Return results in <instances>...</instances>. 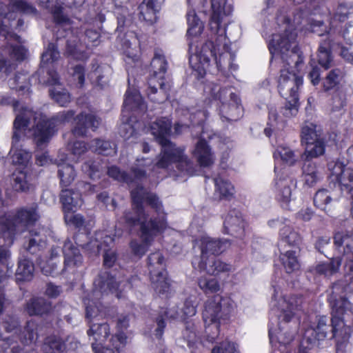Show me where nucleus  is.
<instances>
[{
  "label": "nucleus",
  "mask_w": 353,
  "mask_h": 353,
  "mask_svg": "<svg viewBox=\"0 0 353 353\" xmlns=\"http://www.w3.org/2000/svg\"><path fill=\"white\" fill-rule=\"evenodd\" d=\"M15 119L13 123L11 159L13 164L26 165L32 158V153L19 148V142L28 130L37 147L49 142L57 130V128L69 122L74 117L72 110L63 111L49 119L40 112L31 108L14 105Z\"/></svg>",
  "instance_id": "nucleus-1"
},
{
  "label": "nucleus",
  "mask_w": 353,
  "mask_h": 353,
  "mask_svg": "<svg viewBox=\"0 0 353 353\" xmlns=\"http://www.w3.org/2000/svg\"><path fill=\"white\" fill-rule=\"evenodd\" d=\"M276 22L281 27V33L273 34L269 42V50L272 57H279L287 65L298 67L303 62L297 43L296 27L301 23V15L294 16L292 21L285 12L280 11Z\"/></svg>",
  "instance_id": "nucleus-2"
},
{
  "label": "nucleus",
  "mask_w": 353,
  "mask_h": 353,
  "mask_svg": "<svg viewBox=\"0 0 353 353\" xmlns=\"http://www.w3.org/2000/svg\"><path fill=\"white\" fill-rule=\"evenodd\" d=\"M351 273L345 275V281H338L332 286L329 297L332 308V337L336 339V353H345L351 328L345 324L343 316L350 308V303L345 293L353 292V265H350Z\"/></svg>",
  "instance_id": "nucleus-3"
},
{
  "label": "nucleus",
  "mask_w": 353,
  "mask_h": 353,
  "mask_svg": "<svg viewBox=\"0 0 353 353\" xmlns=\"http://www.w3.org/2000/svg\"><path fill=\"white\" fill-rule=\"evenodd\" d=\"M212 13L210 21V29L214 34L212 41L209 45L211 48V55L214 58L219 68H224L226 65L230 67L232 55L227 52V37L225 27L221 26L224 16L232 12V7L227 4L226 0H211Z\"/></svg>",
  "instance_id": "nucleus-4"
},
{
  "label": "nucleus",
  "mask_w": 353,
  "mask_h": 353,
  "mask_svg": "<svg viewBox=\"0 0 353 353\" xmlns=\"http://www.w3.org/2000/svg\"><path fill=\"white\" fill-rule=\"evenodd\" d=\"M133 205L137 213V217L131 218L126 216V220L130 223L141 225V237L144 241L143 244H139L136 241L130 243L131 248L134 254L143 255L147 251L149 243L152 240V235L154 229V223L152 219L147 221V216L142 208L143 202L148 199V192L143 187L138 185L131 191Z\"/></svg>",
  "instance_id": "nucleus-5"
},
{
  "label": "nucleus",
  "mask_w": 353,
  "mask_h": 353,
  "mask_svg": "<svg viewBox=\"0 0 353 353\" xmlns=\"http://www.w3.org/2000/svg\"><path fill=\"white\" fill-rule=\"evenodd\" d=\"M4 37L6 46L0 53V77L8 75L14 70L18 63L28 57V50L21 45L19 36L9 32L6 25L0 22V37Z\"/></svg>",
  "instance_id": "nucleus-6"
},
{
  "label": "nucleus",
  "mask_w": 353,
  "mask_h": 353,
  "mask_svg": "<svg viewBox=\"0 0 353 353\" xmlns=\"http://www.w3.org/2000/svg\"><path fill=\"white\" fill-rule=\"evenodd\" d=\"M39 218L37 204L19 208L14 214L1 217L0 228L4 234H8L7 244L12 245L16 232L23 231L28 226L34 225Z\"/></svg>",
  "instance_id": "nucleus-7"
},
{
  "label": "nucleus",
  "mask_w": 353,
  "mask_h": 353,
  "mask_svg": "<svg viewBox=\"0 0 353 353\" xmlns=\"http://www.w3.org/2000/svg\"><path fill=\"white\" fill-rule=\"evenodd\" d=\"M163 143V150L159 155L156 167L168 168L174 163L181 174L192 176L196 172L198 166L184 154L183 149L176 147L172 142Z\"/></svg>",
  "instance_id": "nucleus-8"
},
{
  "label": "nucleus",
  "mask_w": 353,
  "mask_h": 353,
  "mask_svg": "<svg viewBox=\"0 0 353 353\" xmlns=\"http://www.w3.org/2000/svg\"><path fill=\"white\" fill-rule=\"evenodd\" d=\"M280 72L278 88L281 95L287 101L283 114L290 117L295 115L298 112L297 91L303 83V79L294 72H290L288 68L281 69Z\"/></svg>",
  "instance_id": "nucleus-9"
},
{
  "label": "nucleus",
  "mask_w": 353,
  "mask_h": 353,
  "mask_svg": "<svg viewBox=\"0 0 353 353\" xmlns=\"http://www.w3.org/2000/svg\"><path fill=\"white\" fill-rule=\"evenodd\" d=\"M210 92L215 99L221 102L220 112L222 117L231 121H237L241 117L243 108L241 100L231 88L221 89L219 85H214Z\"/></svg>",
  "instance_id": "nucleus-10"
},
{
  "label": "nucleus",
  "mask_w": 353,
  "mask_h": 353,
  "mask_svg": "<svg viewBox=\"0 0 353 353\" xmlns=\"http://www.w3.org/2000/svg\"><path fill=\"white\" fill-rule=\"evenodd\" d=\"M310 28L312 32L316 33L319 36H323L324 32L327 33L325 38L320 41L317 54L319 65L325 69H327L331 67L332 63V51L336 45L339 44V41L335 40L332 34L334 28L330 27V31L327 32L323 21H313L310 23Z\"/></svg>",
  "instance_id": "nucleus-11"
},
{
  "label": "nucleus",
  "mask_w": 353,
  "mask_h": 353,
  "mask_svg": "<svg viewBox=\"0 0 353 353\" xmlns=\"http://www.w3.org/2000/svg\"><path fill=\"white\" fill-rule=\"evenodd\" d=\"M273 288L272 304L281 311L279 320L281 321V323H290L296 312L303 309L305 304L303 299L301 296L292 295L281 297L277 301L276 294L278 293V291L275 286H273Z\"/></svg>",
  "instance_id": "nucleus-12"
},
{
  "label": "nucleus",
  "mask_w": 353,
  "mask_h": 353,
  "mask_svg": "<svg viewBox=\"0 0 353 353\" xmlns=\"http://www.w3.org/2000/svg\"><path fill=\"white\" fill-rule=\"evenodd\" d=\"M193 267L211 275L230 271L231 265L223 262L216 256L200 257L192 261Z\"/></svg>",
  "instance_id": "nucleus-13"
},
{
  "label": "nucleus",
  "mask_w": 353,
  "mask_h": 353,
  "mask_svg": "<svg viewBox=\"0 0 353 353\" xmlns=\"http://www.w3.org/2000/svg\"><path fill=\"white\" fill-rule=\"evenodd\" d=\"M328 329L327 318L325 316L319 317L316 328H308L305 330L301 344V349L305 350L310 349L315 345L316 341L324 340L327 337Z\"/></svg>",
  "instance_id": "nucleus-14"
},
{
  "label": "nucleus",
  "mask_w": 353,
  "mask_h": 353,
  "mask_svg": "<svg viewBox=\"0 0 353 353\" xmlns=\"http://www.w3.org/2000/svg\"><path fill=\"white\" fill-rule=\"evenodd\" d=\"M334 245L339 253L343 254V259L353 261V233L343 230L337 231L334 235Z\"/></svg>",
  "instance_id": "nucleus-15"
},
{
  "label": "nucleus",
  "mask_w": 353,
  "mask_h": 353,
  "mask_svg": "<svg viewBox=\"0 0 353 353\" xmlns=\"http://www.w3.org/2000/svg\"><path fill=\"white\" fill-rule=\"evenodd\" d=\"M225 315H226V310L223 307L221 297L215 296L206 301L203 311V319L205 324L210 323H219L220 319Z\"/></svg>",
  "instance_id": "nucleus-16"
},
{
  "label": "nucleus",
  "mask_w": 353,
  "mask_h": 353,
  "mask_svg": "<svg viewBox=\"0 0 353 353\" xmlns=\"http://www.w3.org/2000/svg\"><path fill=\"white\" fill-rule=\"evenodd\" d=\"M113 241V237L107 232L102 231L96 233L94 245L97 246L98 252L103 251V263L108 268L112 267L116 260L115 253L110 250Z\"/></svg>",
  "instance_id": "nucleus-17"
},
{
  "label": "nucleus",
  "mask_w": 353,
  "mask_h": 353,
  "mask_svg": "<svg viewBox=\"0 0 353 353\" xmlns=\"http://www.w3.org/2000/svg\"><path fill=\"white\" fill-rule=\"evenodd\" d=\"M48 84L53 86L50 89L52 98L61 106L66 105L70 101V94L61 86L57 73L53 70H48Z\"/></svg>",
  "instance_id": "nucleus-18"
},
{
  "label": "nucleus",
  "mask_w": 353,
  "mask_h": 353,
  "mask_svg": "<svg viewBox=\"0 0 353 353\" xmlns=\"http://www.w3.org/2000/svg\"><path fill=\"white\" fill-rule=\"evenodd\" d=\"M62 252L64 256V270L74 272L83 263V256L79 248L71 241H65Z\"/></svg>",
  "instance_id": "nucleus-19"
},
{
  "label": "nucleus",
  "mask_w": 353,
  "mask_h": 353,
  "mask_svg": "<svg viewBox=\"0 0 353 353\" xmlns=\"http://www.w3.org/2000/svg\"><path fill=\"white\" fill-rule=\"evenodd\" d=\"M332 180L338 181L346 190L353 188V169L346 168L341 162L330 164Z\"/></svg>",
  "instance_id": "nucleus-20"
},
{
  "label": "nucleus",
  "mask_w": 353,
  "mask_h": 353,
  "mask_svg": "<svg viewBox=\"0 0 353 353\" xmlns=\"http://www.w3.org/2000/svg\"><path fill=\"white\" fill-rule=\"evenodd\" d=\"M224 231L237 238L243 236L244 221L239 210L233 209L228 212L224 221Z\"/></svg>",
  "instance_id": "nucleus-21"
},
{
  "label": "nucleus",
  "mask_w": 353,
  "mask_h": 353,
  "mask_svg": "<svg viewBox=\"0 0 353 353\" xmlns=\"http://www.w3.org/2000/svg\"><path fill=\"white\" fill-rule=\"evenodd\" d=\"M229 245L228 240L216 239L210 237H203L201 239V256L206 257L218 255L222 253Z\"/></svg>",
  "instance_id": "nucleus-22"
},
{
  "label": "nucleus",
  "mask_w": 353,
  "mask_h": 353,
  "mask_svg": "<svg viewBox=\"0 0 353 353\" xmlns=\"http://www.w3.org/2000/svg\"><path fill=\"white\" fill-rule=\"evenodd\" d=\"M99 124V120L94 115L81 113L76 118V125L72 130V133L74 136H85L89 128L95 130Z\"/></svg>",
  "instance_id": "nucleus-23"
},
{
  "label": "nucleus",
  "mask_w": 353,
  "mask_h": 353,
  "mask_svg": "<svg viewBox=\"0 0 353 353\" xmlns=\"http://www.w3.org/2000/svg\"><path fill=\"white\" fill-rule=\"evenodd\" d=\"M60 200L63 205L64 213L77 210L83 203L81 193L72 189L62 190Z\"/></svg>",
  "instance_id": "nucleus-24"
},
{
  "label": "nucleus",
  "mask_w": 353,
  "mask_h": 353,
  "mask_svg": "<svg viewBox=\"0 0 353 353\" xmlns=\"http://www.w3.org/2000/svg\"><path fill=\"white\" fill-rule=\"evenodd\" d=\"M172 281L168 277L165 270L156 275V296L161 299H169L174 293Z\"/></svg>",
  "instance_id": "nucleus-25"
},
{
  "label": "nucleus",
  "mask_w": 353,
  "mask_h": 353,
  "mask_svg": "<svg viewBox=\"0 0 353 353\" xmlns=\"http://www.w3.org/2000/svg\"><path fill=\"white\" fill-rule=\"evenodd\" d=\"M39 3L41 7L52 12L57 24L62 26L70 24V19L63 13L62 7L58 0H39Z\"/></svg>",
  "instance_id": "nucleus-26"
},
{
  "label": "nucleus",
  "mask_w": 353,
  "mask_h": 353,
  "mask_svg": "<svg viewBox=\"0 0 353 353\" xmlns=\"http://www.w3.org/2000/svg\"><path fill=\"white\" fill-rule=\"evenodd\" d=\"M125 96L122 114L125 111V114L130 115L131 111H144L146 110V105L143 102L141 96L136 90L133 92L128 90Z\"/></svg>",
  "instance_id": "nucleus-27"
},
{
  "label": "nucleus",
  "mask_w": 353,
  "mask_h": 353,
  "mask_svg": "<svg viewBox=\"0 0 353 353\" xmlns=\"http://www.w3.org/2000/svg\"><path fill=\"white\" fill-rule=\"evenodd\" d=\"M301 136L303 145L324 140L321 127L310 122H306L302 127Z\"/></svg>",
  "instance_id": "nucleus-28"
},
{
  "label": "nucleus",
  "mask_w": 353,
  "mask_h": 353,
  "mask_svg": "<svg viewBox=\"0 0 353 353\" xmlns=\"http://www.w3.org/2000/svg\"><path fill=\"white\" fill-rule=\"evenodd\" d=\"M156 66L158 65L159 74L163 73L162 76L159 77V88L160 90L165 94V99H168V92L171 88V79L168 74H165L167 68L168 62L165 57L161 54L156 52Z\"/></svg>",
  "instance_id": "nucleus-29"
},
{
  "label": "nucleus",
  "mask_w": 353,
  "mask_h": 353,
  "mask_svg": "<svg viewBox=\"0 0 353 353\" xmlns=\"http://www.w3.org/2000/svg\"><path fill=\"white\" fill-rule=\"evenodd\" d=\"M87 334L90 339L92 338L94 341L92 343L101 345L110 334V326L107 323H91Z\"/></svg>",
  "instance_id": "nucleus-30"
},
{
  "label": "nucleus",
  "mask_w": 353,
  "mask_h": 353,
  "mask_svg": "<svg viewBox=\"0 0 353 353\" xmlns=\"http://www.w3.org/2000/svg\"><path fill=\"white\" fill-rule=\"evenodd\" d=\"M193 154L202 167L210 166L214 162V156L211 152V149L203 139H200L197 142Z\"/></svg>",
  "instance_id": "nucleus-31"
},
{
  "label": "nucleus",
  "mask_w": 353,
  "mask_h": 353,
  "mask_svg": "<svg viewBox=\"0 0 353 353\" xmlns=\"http://www.w3.org/2000/svg\"><path fill=\"white\" fill-rule=\"evenodd\" d=\"M172 122L165 117H162L156 121V139L163 150V142H172L169 137L172 134Z\"/></svg>",
  "instance_id": "nucleus-32"
},
{
  "label": "nucleus",
  "mask_w": 353,
  "mask_h": 353,
  "mask_svg": "<svg viewBox=\"0 0 353 353\" xmlns=\"http://www.w3.org/2000/svg\"><path fill=\"white\" fill-rule=\"evenodd\" d=\"M52 309L51 304L43 298L31 299L26 305V311L30 315H42Z\"/></svg>",
  "instance_id": "nucleus-33"
},
{
  "label": "nucleus",
  "mask_w": 353,
  "mask_h": 353,
  "mask_svg": "<svg viewBox=\"0 0 353 353\" xmlns=\"http://www.w3.org/2000/svg\"><path fill=\"white\" fill-rule=\"evenodd\" d=\"M280 238L282 243L294 248H299L302 242L299 232L289 225H285L280 230Z\"/></svg>",
  "instance_id": "nucleus-34"
},
{
  "label": "nucleus",
  "mask_w": 353,
  "mask_h": 353,
  "mask_svg": "<svg viewBox=\"0 0 353 353\" xmlns=\"http://www.w3.org/2000/svg\"><path fill=\"white\" fill-rule=\"evenodd\" d=\"M180 316L177 311L172 309L161 308L158 318L156 319L157 327L156 328V339H161L165 327V320L168 319H176Z\"/></svg>",
  "instance_id": "nucleus-35"
},
{
  "label": "nucleus",
  "mask_w": 353,
  "mask_h": 353,
  "mask_svg": "<svg viewBox=\"0 0 353 353\" xmlns=\"http://www.w3.org/2000/svg\"><path fill=\"white\" fill-rule=\"evenodd\" d=\"M292 182L290 179H280L276 181V197L283 203L290 201L292 195L291 185Z\"/></svg>",
  "instance_id": "nucleus-36"
},
{
  "label": "nucleus",
  "mask_w": 353,
  "mask_h": 353,
  "mask_svg": "<svg viewBox=\"0 0 353 353\" xmlns=\"http://www.w3.org/2000/svg\"><path fill=\"white\" fill-rule=\"evenodd\" d=\"M305 146V152L301 154V159L303 161H309L314 158L321 156L325 152V140L315 141L303 145Z\"/></svg>",
  "instance_id": "nucleus-37"
},
{
  "label": "nucleus",
  "mask_w": 353,
  "mask_h": 353,
  "mask_svg": "<svg viewBox=\"0 0 353 353\" xmlns=\"http://www.w3.org/2000/svg\"><path fill=\"white\" fill-rule=\"evenodd\" d=\"M33 263L27 259H20L16 271V279L19 281H30L33 277Z\"/></svg>",
  "instance_id": "nucleus-38"
},
{
  "label": "nucleus",
  "mask_w": 353,
  "mask_h": 353,
  "mask_svg": "<svg viewBox=\"0 0 353 353\" xmlns=\"http://www.w3.org/2000/svg\"><path fill=\"white\" fill-rule=\"evenodd\" d=\"M351 14H353V3L350 2L340 3L331 19L330 26L336 28V21H344Z\"/></svg>",
  "instance_id": "nucleus-39"
},
{
  "label": "nucleus",
  "mask_w": 353,
  "mask_h": 353,
  "mask_svg": "<svg viewBox=\"0 0 353 353\" xmlns=\"http://www.w3.org/2000/svg\"><path fill=\"white\" fill-rule=\"evenodd\" d=\"M196 341V334L195 332L194 325L190 321L185 323V327L182 332V336L177 339V343L179 346L191 348Z\"/></svg>",
  "instance_id": "nucleus-40"
},
{
  "label": "nucleus",
  "mask_w": 353,
  "mask_h": 353,
  "mask_svg": "<svg viewBox=\"0 0 353 353\" xmlns=\"http://www.w3.org/2000/svg\"><path fill=\"white\" fill-rule=\"evenodd\" d=\"M332 196L327 190L322 189L317 191L314 196V204L320 210L331 215L330 203Z\"/></svg>",
  "instance_id": "nucleus-41"
},
{
  "label": "nucleus",
  "mask_w": 353,
  "mask_h": 353,
  "mask_svg": "<svg viewBox=\"0 0 353 353\" xmlns=\"http://www.w3.org/2000/svg\"><path fill=\"white\" fill-rule=\"evenodd\" d=\"M37 324L33 321H28L20 334V340L25 345L36 342L38 338Z\"/></svg>",
  "instance_id": "nucleus-42"
},
{
  "label": "nucleus",
  "mask_w": 353,
  "mask_h": 353,
  "mask_svg": "<svg viewBox=\"0 0 353 353\" xmlns=\"http://www.w3.org/2000/svg\"><path fill=\"white\" fill-rule=\"evenodd\" d=\"M135 123L134 119L125 114V111L121 114V123L119 125V134L125 139H128L136 134L137 127L134 125Z\"/></svg>",
  "instance_id": "nucleus-43"
},
{
  "label": "nucleus",
  "mask_w": 353,
  "mask_h": 353,
  "mask_svg": "<svg viewBox=\"0 0 353 353\" xmlns=\"http://www.w3.org/2000/svg\"><path fill=\"white\" fill-rule=\"evenodd\" d=\"M58 174L60 177L62 187L69 186L76 178V172L72 165L65 163H59Z\"/></svg>",
  "instance_id": "nucleus-44"
},
{
  "label": "nucleus",
  "mask_w": 353,
  "mask_h": 353,
  "mask_svg": "<svg viewBox=\"0 0 353 353\" xmlns=\"http://www.w3.org/2000/svg\"><path fill=\"white\" fill-rule=\"evenodd\" d=\"M296 253V250H288L280 256L283 268L288 274L299 269L300 265Z\"/></svg>",
  "instance_id": "nucleus-45"
},
{
  "label": "nucleus",
  "mask_w": 353,
  "mask_h": 353,
  "mask_svg": "<svg viewBox=\"0 0 353 353\" xmlns=\"http://www.w3.org/2000/svg\"><path fill=\"white\" fill-rule=\"evenodd\" d=\"M90 148L98 154L105 156L116 153L115 145L113 143L97 139L91 141Z\"/></svg>",
  "instance_id": "nucleus-46"
},
{
  "label": "nucleus",
  "mask_w": 353,
  "mask_h": 353,
  "mask_svg": "<svg viewBox=\"0 0 353 353\" xmlns=\"http://www.w3.org/2000/svg\"><path fill=\"white\" fill-rule=\"evenodd\" d=\"M30 239L26 249L30 254H36L46 245V236L41 235L40 232L32 230L30 231Z\"/></svg>",
  "instance_id": "nucleus-47"
},
{
  "label": "nucleus",
  "mask_w": 353,
  "mask_h": 353,
  "mask_svg": "<svg viewBox=\"0 0 353 353\" xmlns=\"http://www.w3.org/2000/svg\"><path fill=\"white\" fill-rule=\"evenodd\" d=\"M187 21L189 26L188 34L193 37L200 35L203 31V25L194 10H190L187 13Z\"/></svg>",
  "instance_id": "nucleus-48"
},
{
  "label": "nucleus",
  "mask_w": 353,
  "mask_h": 353,
  "mask_svg": "<svg viewBox=\"0 0 353 353\" xmlns=\"http://www.w3.org/2000/svg\"><path fill=\"white\" fill-rule=\"evenodd\" d=\"M214 181L216 191L219 193L221 197L228 199L233 195L234 188L228 180L218 176L214 178Z\"/></svg>",
  "instance_id": "nucleus-49"
},
{
  "label": "nucleus",
  "mask_w": 353,
  "mask_h": 353,
  "mask_svg": "<svg viewBox=\"0 0 353 353\" xmlns=\"http://www.w3.org/2000/svg\"><path fill=\"white\" fill-rule=\"evenodd\" d=\"M341 261L342 259L336 257L330 262L319 263L316 266L315 271L319 274L330 276L338 271Z\"/></svg>",
  "instance_id": "nucleus-50"
},
{
  "label": "nucleus",
  "mask_w": 353,
  "mask_h": 353,
  "mask_svg": "<svg viewBox=\"0 0 353 353\" xmlns=\"http://www.w3.org/2000/svg\"><path fill=\"white\" fill-rule=\"evenodd\" d=\"M13 188L17 192H26L30 189L29 176L25 171L18 170L13 174Z\"/></svg>",
  "instance_id": "nucleus-51"
},
{
  "label": "nucleus",
  "mask_w": 353,
  "mask_h": 353,
  "mask_svg": "<svg viewBox=\"0 0 353 353\" xmlns=\"http://www.w3.org/2000/svg\"><path fill=\"white\" fill-rule=\"evenodd\" d=\"M59 256L60 248L59 246H52L50 250V256L49 261H48L46 263L41 264V271L45 275H52L56 272L57 266L55 263L51 262Z\"/></svg>",
  "instance_id": "nucleus-52"
},
{
  "label": "nucleus",
  "mask_w": 353,
  "mask_h": 353,
  "mask_svg": "<svg viewBox=\"0 0 353 353\" xmlns=\"http://www.w3.org/2000/svg\"><path fill=\"white\" fill-rule=\"evenodd\" d=\"M64 350V343L56 336L48 337L43 345V353H62Z\"/></svg>",
  "instance_id": "nucleus-53"
},
{
  "label": "nucleus",
  "mask_w": 353,
  "mask_h": 353,
  "mask_svg": "<svg viewBox=\"0 0 353 353\" xmlns=\"http://www.w3.org/2000/svg\"><path fill=\"white\" fill-rule=\"evenodd\" d=\"M59 57V52L57 50L55 46L53 43H50L47 49L43 52L41 55V69L39 71V73L43 71V68L47 67L48 64L52 63L57 61Z\"/></svg>",
  "instance_id": "nucleus-54"
},
{
  "label": "nucleus",
  "mask_w": 353,
  "mask_h": 353,
  "mask_svg": "<svg viewBox=\"0 0 353 353\" xmlns=\"http://www.w3.org/2000/svg\"><path fill=\"white\" fill-rule=\"evenodd\" d=\"M287 323H288L284 322L281 323V321H279V331L276 335V339L279 343L284 345L290 343L293 340L294 336L296 332V326H295V327L290 331L285 330L287 327H285V324Z\"/></svg>",
  "instance_id": "nucleus-55"
},
{
  "label": "nucleus",
  "mask_w": 353,
  "mask_h": 353,
  "mask_svg": "<svg viewBox=\"0 0 353 353\" xmlns=\"http://www.w3.org/2000/svg\"><path fill=\"white\" fill-rule=\"evenodd\" d=\"M342 78V72L339 68L330 70L323 81L325 90H329L336 86Z\"/></svg>",
  "instance_id": "nucleus-56"
},
{
  "label": "nucleus",
  "mask_w": 353,
  "mask_h": 353,
  "mask_svg": "<svg viewBox=\"0 0 353 353\" xmlns=\"http://www.w3.org/2000/svg\"><path fill=\"white\" fill-rule=\"evenodd\" d=\"M198 285L205 294L216 293L220 290V285L216 279L201 277L199 279Z\"/></svg>",
  "instance_id": "nucleus-57"
},
{
  "label": "nucleus",
  "mask_w": 353,
  "mask_h": 353,
  "mask_svg": "<svg viewBox=\"0 0 353 353\" xmlns=\"http://www.w3.org/2000/svg\"><path fill=\"white\" fill-rule=\"evenodd\" d=\"M81 44L73 43L70 41L67 43L66 53L77 60H85L89 57V54L82 49Z\"/></svg>",
  "instance_id": "nucleus-58"
},
{
  "label": "nucleus",
  "mask_w": 353,
  "mask_h": 353,
  "mask_svg": "<svg viewBox=\"0 0 353 353\" xmlns=\"http://www.w3.org/2000/svg\"><path fill=\"white\" fill-rule=\"evenodd\" d=\"M83 303L85 306V316L89 320L90 323L92 319L97 318L101 314V310L97 305V303L90 297L85 298Z\"/></svg>",
  "instance_id": "nucleus-59"
},
{
  "label": "nucleus",
  "mask_w": 353,
  "mask_h": 353,
  "mask_svg": "<svg viewBox=\"0 0 353 353\" xmlns=\"http://www.w3.org/2000/svg\"><path fill=\"white\" fill-rule=\"evenodd\" d=\"M275 158L280 157L285 163L292 165L296 161V157L294 152L288 147H279L274 153Z\"/></svg>",
  "instance_id": "nucleus-60"
},
{
  "label": "nucleus",
  "mask_w": 353,
  "mask_h": 353,
  "mask_svg": "<svg viewBox=\"0 0 353 353\" xmlns=\"http://www.w3.org/2000/svg\"><path fill=\"white\" fill-rule=\"evenodd\" d=\"M10 9L12 12L23 14H33L36 12L35 8L24 0H12Z\"/></svg>",
  "instance_id": "nucleus-61"
},
{
  "label": "nucleus",
  "mask_w": 353,
  "mask_h": 353,
  "mask_svg": "<svg viewBox=\"0 0 353 353\" xmlns=\"http://www.w3.org/2000/svg\"><path fill=\"white\" fill-rule=\"evenodd\" d=\"M140 14L145 21L152 22L154 18V0H143L139 6Z\"/></svg>",
  "instance_id": "nucleus-62"
},
{
  "label": "nucleus",
  "mask_w": 353,
  "mask_h": 353,
  "mask_svg": "<svg viewBox=\"0 0 353 353\" xmlns=\"http://www.w3.org/2000/svg\"><path fill=\"white\" fill-rule=\"evenodd\" d=\"M156 234L161 232L167 228V223L165 220V214L164 213L162 204L156 198Z\"/></svg>",
  "instance_id": "nucleus-63"
},
{
  "label": "nucleus",
  "mask_w": 353,
  "mask_h": 353,
  "mask_svg": "<svg viewBox=\"0 0 353 353\" xmlns=\"http://www.w3.org/2000/svg\"><path fill=\"white\" fill-rule=\"evenodd\" d=\"M212 353H239L235 344L230 341H223L212 350Z\"/></svg>",
  "instance_id": "nucleus-64"
}]
</instances>
